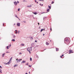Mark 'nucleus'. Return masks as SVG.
Wrapping results in <instances>:
<instances>
[{"mask_svg": "<svg viewBox=\"0 0 74 74\" xmlns=\"http://www.w3.org/2000/svg\"><path fill=\"white\" fill-rule=\"evenodd\" d=\"M65 41H66V42L67 44H69V43H70V42H69V40L67 39H66L65 40Z\"/></svg>", "mask_w": 74, "mask_h": 74, "instance_id": "nucleus-1", "label": "nucleus"}, {"mask_svg": "<svg viewBox=\"0 0 74 74\" xmlns=\"http://www.w3.org/2000/svg\"><path fill=\"white\" fill-rule=\"evenodd\" d=\"M12 57L11 58L10 61H9V62L8 63H7V64H8L10 63V61H11V60H12Z\"/></svg>", "mask_w": 74, "mask_h": 74, "instance_id": "nucleus-2", "label": "nucleus"}, {"mask_svg": "<svg viewBox=\"0 0 74 74\" xmlns=\"http://www.w3.org/2000/svg\"><path fill=\"white\" fill-rule=\"evenodd\" d=\"M72 50H70L69 51V54H70V53H73V52L72 51Z\"/></svg>", "mask_w": 74, "mask_h": 74, "instance_id": "nucleus-3", "label": "nucleus"}, {"mask_svg": "<svg viewBox=\"0 0 74 74\" xmlns=\"http://www.w3.org/2000/svg\"><path fill=\"white\" fill-rule=\"evenodd\" d=\"M29 48L28 47L27 49V51H28V52H29L30 54L31 53L30 52V50H29Z\"/></svg>", "mask_w": 74, "mask_h": 74, "instance_id": "nucleus-4", "label": "nucleus"}, {"mask_svg": "<svg viewBox=\"0 0 74 74\" xmlns=\"http://www.w3.org/2000/svg\"><path fill=\"white\" fill-rule=\"evenodd\" d=\"M21 60H22V59H18L17 61V62H21Z\"/></svg>", "mask_w": 74, "mask_h": 74, "instance_id": "nucleus-5", "label": "nucleus"}, {"mask_svg": "<svg viewBox=\"0 0 74 74\" xmlns=\"http://www.w3.org/2000/svg\"><path fill=\"white\" fill-rule=\"evenodd\" d=\"M14 4L15 5H17V2H16V1L14 2Z\"/></svg>", "mask_w": 74, "mask_h": 74, "instance_id": "nucleus-6", "label": "nucleus"}, {"mask_svg": "<svg viewBox=\"0 0 74 74\" xmlns=\"http://www.w3.org/2000/svg\"><path fill=\"white\" fill-rule=\"evenodd\" d=\"M32 13L34 14H35V15H36L37 14V13L36 12H33Z\"/></svg>", "mask_w": 74, "mask_h": 74, "instance_id": "nucleus-7", "label": "nucleus"}, {"mask_svg": "<svg viewBox=\"0 0 74 74\" xmlns=\"http://www.w3.org/2000/svg\"><path fill=\"white\" fill-rule=\"evenodd\" d=\"M17 25L18 26H20V23H18L17 24Z\"/></svg>", "mask_w": 74, "mask_h": 74, "instance_id": "nucleus-8", "label": "nucleus"}, {"mask_svg": "<svg viewBox=\"0 0 74 74\" xmlns=\"http://www.w3.org/2000/svg\"><path fill=\"white\" fill-rule=\"evenodd\" d=\"M45 30V29H42L40 31V32H41L43 30Z\"/></svg>", "mask_w": 74, "mask_h": 74, "instance_id": "nucleus-9", "label": "nucleus"}, {"mask_svg": "<svg viewBox=\"0 0 74 74\" xmlns=\"http://www.w3.org/2000/svg\"><path fill=\"white\" fill-rule=\"evenodd\" d=\"M27 7H32V5H27Z\"/></svg>", "mask_w": 74, "mask_h": 74, "instance_id": "nucleus-10", "label": "nucleus"}, {"mask_svg": "<svg viewBox=\"0 0 74 74\" xmlns=\"http://www.w3.org/2000/svg\"><path fill=\"white\" fill-rule=\"evenodd\" d=\"M29 50L30 51H32V47H30L29 48Z\"/></svg>", "mask_w": 74, "mask_h": 74, "instance_id": "nucleus-11", "label": "nucleus"}, {"mask_svg": "<svg viewBox=\"0 0 74 74\" xmlns=\"http://www.w3.org/2000/svg\"><path fill=\"white\" fill-rule=\"evenodd\" d=\"M25 61L23 60V61L21 62V63H25Z\"/></svg>", "mask_w": 74, "mask_h": 74, "instance_id": "nucleus-12", "label": "nucleus"}, {"mask_svg": "<svg viewBox=\"0 0 74 74\" xmlns=\"http://www.w3.org/2000/svg\"><path fill=\"white\" fill-rule=\"evenodd\" d=\"M46 45H49V44L48 42H46Z\"/></svg>", "mask_w": 74, "mask_h": 74, "instance_id": "nucleus-13", "label": "nucleus"}, {"mask_svg": "<svg viewBox=\"0 0 74 74\" xmlns=\"http://www.w3.org/2000/svg\"><path fill=\"white\" fill-rule=\"evenodd\" d=\"M64 56V55L63 54L61 56H60L61 58H62L63 56Z\"/></svg>", "mask_w": 74, "mask_h": 74, "instance_id": "nucleus-14", "label": "nucleus"}, {"mask_svg": "<svg viewBox=\"0 0 74 74\" xmlns=\"http://www.w3.org/2000/svg\"><path fill=\"white\" fill-rule=\"evenodd\" d=\"M15 17H16V18H18V19H19V18H18V17L17 16V15H15Z\"/></svg>", "mask_w": 74, "mask_h": 74, "instance_id": "nucleus-15", "label": "nucleus"}, {"mask_svg": "<svg viewBox=\"0 0 74 74\" xmlns=\"http://www.w3.org/2000/svg\"><path fill=\"white\" fill-rule=\"evenodd\" d=\"M17 66H18V65H14V67H17Z\"/></svg>", "mask_w": 74, "mask_h": 74, "instance_id": "nucleus-16", "label": "nucleus"}, {"mask_svg": "<svg viewBox=\"0 0 74 74\" xmlns=\"http://www.w3.org/2000/svg\"><path fill=\"white\" fill-rule=\"evenodd\" d=\"M5 53H3L2 55V57H4V55H5Z\"/></svg>", "mask_w": 74, "mask_h": 74, "instance_id": "nucleus-17", "label": "nucleus"}, {"mask_svg": "<svg viewBox=\"0 0 74 74\" xmlns=\"http://www.w3.org/2000/svg\"><path fill=\"white\" fill-rule=\"evenodd\" d=\"M56 51H59V49L58 48H56Z\"/></svg>", "mask_w": 74, "mask_h": 74, "instance_id": "nucleus-18", "label": "nucleus"}, {"mask_svg": "<svg viewBox=\"0 0 74 74\" xmlns=\"http://www.w3.org/2000/svg\"><path fill=\"white\" fill-rule=\"evenodd\" d=\"M47 12H49V9H47Z\"/></svg>", "mask_w": 74, "mask_h": 74, "instance_id": "nucleus-19", "label": "nucleus"}, {"mask_svg": "<svg viewBox=\"0 0 74 74\" xmlns=\"http://www.w3.org/2000/svg\"><path fill=\"white\" fill-rule=\"evenodd\" d=\"M7 49H9V46H7Z\"/></svg>", "mask_w": 74, "mask_h": 74, "instance_id": "nucleus-20", "label": "nucleus"}, {"mask_svg": "<svg viewBox=\"0 0 74 74\" xmlns=\"http://www.w3.org/2000/svg\"><path fill=\"white\" fill-rule=\"evenodd\" d=\"M49 8L50 9H51V6H49Z\"/></svg>", "mask_w": 74, "mask_h": 74, "instance_id": "nucleus-21", "label": "nucleus"}, {"mask_svg": "<svg viewBox=\"0 0 74 74\" xmlns=\"http://www.w3.org/2000/svg\"><path fill=\"white\" fill-rule=\"evenodd\" d=\"M28 66H29V67H32V65H29Z\"/></svg>", "mask_w": 74, "mask_h": 74, "instance_id": "nucleus-22", "label": "nucleus"}, {"mask_svg": "<svg viewBox=\"0 0 74 74\" xmlns=\"http://www.w3.org/2000/svg\"><path fill=\"white\" fill-rule=\"evenodd\" d=\"M21 45H22V46H24V45H24L23 44H21Z\"/></svg>", "mask_w": 74, "mask_h": 74, "instance_id": "nucleus-23", "label": "nucleus"}, {"mask_svg": "<svg viewBox=\"0 0 74 74\" xmlns=\"http://www.w3.org/2000/svg\"><path fill=\"white\" fill-rule=\"evenodd\" d=\"M30 61H32V58H30Z\"/></svg>", "mask_w": 74, "mask_h": 74, "instance_id": "nucleus-24", "label": "nucleus"}, {"mask_svg": "<svg viewBox=\"0 0 74 74\" xmlns=\"http://www.w3.org/2000/svg\"><path fill=\"white\" fill-rule=\"evenodd\" d=\"M12 41H15V39H12Z\"/></svg>", "mask_w": 74, "mask_h": 74, "instance_id": "nucleus-25", "label": "nucleus"}, {"mask_svg": "<svg viewBox=\"0 0 74 74\" xmlns=\"http://www.w3.org/2000/svg\"><path fill=\"white\" fill-rule=\"evenodd\" d=\"M53 3H54V2H53V1H52V4H53Z\"/></svg>", "mask_w": 74, "mask_h": 74, "instance_id": "nucleus-26", "label": "nucleus"}, {"mask_svg": "<svg viewBox=\"0 0 74 74\" xmlns=\"http://www.w3.org/2000/svg\"><path fill=\"white\" fill-rule=\"evenodd\" d=\"M19 10H20V9L19 8L18 9V11H19Z\"/></svg>", "mask_w": 74, "mask_h": 74, "instance_id": "nucleus-27", "label": "nucleus"}, {"mask_svg": "<svg viewBox=\"0 0 74 74\" xmlns=\"http://www.w3.org/2000/svg\"><path fill=\"white\" fill-rule=\"evenodd\" d=\"M1 71V70H0V73H2V72Z\"/></svg>", "mask_w": 74, "mask_h": 74, "instance_id": "nucleus-28", "label": "nucleus"}, {"mask_svg": "<svg viewBox=\"0 0 74 74\" xmlns=\"http://www.w3.org/2000/svg\"><path fill=\"white\" fill-rule=\"evenodd\" d=\"M11 45H9L10 48V47H11Z\"/></svg>", "mask_w": 74, "mask_h": 74, "instance_id": "nucleus-29", "label": "nucleus"}, {"mask_svg": "<svg viewBox=\"0 0 74 74\" xmlns=\"http://www.w3.org/2000/svg\"><path fill=\"white\" fill-rule=\"evenodd\" d=\"M0 68H1V69L2 68V67H1V66H0Z\"/></svg>", "mask_w": 74, "mask_h": 74, "instance_id": "nucleus-30", "label": "nucleus"}, {"mask_svg": "<svg viewBox=\"0 0 74 74\" xmlns=\"http://www.w3.org/2000/svg\"><path fill=\"white\" fill-rule=\"evenodd\" d=\"M35 42H37V40H36L35 41Z\"/></svg>", "mask_w": 74, "mask_h": 74, "instance_id": "nucleus-31", "label": "nucleus"}, {"mask_svg": "<svg viewBox=\"0 0 74 74\" xmlns=\"http://www.w3.org/2000/svg\"><path fill=\"white\" fill-rule=\"evenodd\" d=\"M28 64H28V63H27V64H26V65H27H27H28Z\"/></svg>", "mask_w": 74, "mask_h": 74, "instance_id": "nucleus-32", "label": "nucleus"}, {"mask_svg": "<svg viewBox=\"0 0 74 74\" xmlns=\"http://www.w3.org/2000/svg\"><path fill=\"white\" fill-rule=\"evenodd\" d=\"M38 25H40V23H38Z\"/></svg>", "mask_w": 74, "mask_h": 74, "instance_id": "nucleus-33", "label": "nucleus"}, {"mask_svg": "<svg viewBox=\"0 0 74 74\" xmlns=\"http://www.w3.org/2000/svg\"><path fill=\"white\" fill-rule=\"evenodd\" d=\"M3 26H4V24H3Z\"/></svg>", "mask_w": 74, "mask_h": 74, "instance_id": "nucleus-34", "label": "nucleus"}, {"mask_svg": "<svg viewBox=\"0 0 74 74\" xmlns=\"http://www.w3.org/2000/svg\"><path fill=\"white\" fill-rule=\"evenodd\" d=\"M24 22V23H26V21H23Z\"/></svg>", "mask_w": 74, "mask_h": 74, "instance_id": "nucleus-35", "label": "nucleus"}, {"mask_svg": "<svg viewBox=\"0 0 74 74\" xmlns=\"http://www.w3.org/2000/svg\"><path fill=\"white\" fill-rule=\"evenodd\" d=\"M13 37H14H14H15V36H14Z\"/></svg>", "mask_w": 74, "mask_h": 74, "instance_id": "nucleus-36", "label": "nucleus"}, {"mask_svg": "<svg viewBox=\"0 0 74 74\" xmlns=\"http://www.w3.org/2000/svg\"><path fill=\"white\" fill-rule=\"evenodd\" d=\"M19 54H20L21 55V54H22V53H19Z\"/></svg>", "mask_w": 74, "mask_h": 74, "instance_id": "nucleus-37", "label": "nucleus"}, {"mask_svg": "<svg viewBox=\"0 0 74 74\" xmlns=\"http://www.w3.org/2000/svg\"><path fill=\"white\" fill-rule=\"evenodd\" d=\"M35 2L36 3V2H37V1H36V0H35Z\"/></svg>", "mask_w": 74, "mask_h": 74, "instance_id": "nucleus-38", "label": "nucleus"}, {"mask_svg": "<svg viewBox=\"0 0 74 74\" xmlns=\"http://www.w3.org/2000/svg\"><path fill=\"white\" fill-rule=\"evenodd\" d=\"M50 30H52V28H51L50 29Z\"/></svg>", "mask_w": 74, "mask_h": 74, "instance_id": "nucleus-39", "label": "nucleus"}, {"mask_svg": "<svg viewBox=\"0 0 74 74\" xmlns=\"http://www.w3.org/2000/svg\"><path fill=\"white\" fill-rule=\"evenodd\" d=\"M6 53H9V52H8H8H6Z\"/></svg>", "mask_w": 74, "mask_h": 74, "instance_id": "nucleus-40", "label": "nucleus"}, {"mask_svg": "<svg viewBox=\"0 0 74 74\" xmlns=\"http://www.w3.org/2000/svg\"><path fill=\"white\" fill-rule=\"evenodd\" d=\"M44 35H45V34H43V36H44Z\"/></svg>", "mask_w": 74, "mask_h": 74, "instance_id": "nucleus-41", "label": "nucleus"}, {"mask_svg": "<svg viewBox=\"0 0 74 74\" xmlns=\"http://www.w3.org/2000/svg\"><path fill=\"white\" fill-rule=\"evenodd\" d=\"M39 1H42V0H39Z\"/></svg>", "mask_w": 74, "mask_h": 74, "instance_id": "nucleus-42", "label": "nucleus"}, {"mask_svg": "<svg viewBox=\"0 0 74 74\" xmlns=\"http://www.w3.org/2000/svg\"><path fill=\"white\" fill-rule=\"evenodd\" d=\"M17 3H19V1H17Z\"/></svg>", "mask_w": 74, "mask_h": 74, "instance_id": "nucleus-43", "label": "nucleus"}, {"mask_svg": "<svg viewBox=\"0 0 74 74\" xmlns=\"http://www.w3.org/2000/svg\"><path fill=\"white\" fill-rule=\"evenodd\" d=\"M30 72H29V74H30Z\"/></svg>", "mask_w": 74, "mask_h": 74, "instance_id": "nucleus-44", "label": "nucleus"}, {"mask_svg": "<svg viewBox=\"0 0 74 74\" xmlns=\"http://www.w3.org/2000/svg\"><path fill=\"white\" fill-rule=\"evenodd\" d=\"M43 5L42 4V6Z\"/></svg>", "mask_w": 74, "mask_h": 74, "instance_id": "nucleus-45", "label": "nucleus"}, {"mask_svg": "<svg viewBox=\"0 0 74 74\" xmlns=\"http://www.w3.org/2000/svg\"><path fill=\"white\" fill-rule=\"evenodd\" d=\"M16 34H17V32H16Z\"/></svg>", "mask_w": 74, "mask_h": 74, "instance_id": "nucleus-46", "label": "nucleus"}, {"mask_svg": "<svg viewBox=\"0 0 74 74\" xmlns=\"http://www.w3.org/2000/svg\"><path fill=\"white\" fill-rule=\"evenodd\" d=\"M15 31H16V32H17V30H15Z\"/></svg>", "mask_w": 74, "mask_h": 74, "instance_id": "nucleus-47", "label": "nucleus"}, {"mask_svg": "<svg viewBox=\"0 0 74 74\" xmlns=\"http://www.w3.org/2000/svg\"><path fill=\"white\" fill-rule=\"evenodd\" d=\"M16 60H18V59H16Z\"/></svg>", "mask_w": 74, "mask_h": 74, "instance_id": "nucleus-48", "label": "nucleus"}, {"mask_svg": "<svg viewBox=\"0 0 74 74\" xmlns=\"http://www.w3.org/2000/svg\"><path fill=\"white\" fill-rule=\"evenodd\" d=\"M25 74H28V73H25Z\"/></svg>", "mask_w": 74, "mask_h": 74, "instance_id": "nucleus-49", "label": "nucleus"}, {"mask_svg": "<svg viewBox=\"0 0 74 74\" xmlns=\"http://www.w3.org/2000/svg\"><path fill=\"white\" fill-rule=\"evenodd\" d=\"M40 5H41V4L40 3Z\"/></svg>", "mask_w": 74, "mask_h": 74, "instance_id": "nucleus-50", "label": "nucleus"}, {"mask_svg": "<svg viewBox=\"0 0 74 74\" xmlns=\"http://www.w3.org/2000/svg\"><path fill=\"white\" fill-rule=\"evenodd\" d=\"M37 4H38V2H37Z\"/></svg>", "mask_w": 74, "mask_h": 74, "instance_id": "nucleus-51", "label": "nucleus"}, {"mask_svg": "<svg viewBox=\"0 0 74 74\" xmlns=\"http://www.w3.org/2000/svg\"><path fill=\"white\" fill-rule=\"evenodd\" d=\"M42 1H44V0H42Z\"/></svg>", "mask_w": 74, "mask_h": 74, "instance_id": "nucleus-52", "label": "nucleus"}, {"mask_svg": "<svg viewBox=\"0 0 74 74\" xmlns=\"http://www.w3.org/2000/svg\"><path fill=\"white\" fill-rule=\"evenodd\" d=\"M0 40H1V38H0Z\"/></svg>", "mask_w": 74, "mask_h": 74, "instance_id": "nucleus-53", "label": "nucleus"}, {"mask_svg": "<svg viewBox=\"0 0 74 74\" xmlns=\"http://www.w3.org/2000/svg\"><path fill=\"white\" fill-rule=\"evenodd\" d=\"M15 25V24H14V25Z\"/></svg>", "mask_w": 74, "mask_h": 74, "instance_id": "nucleus-54", "label": "nucleus"}]
</instances>
